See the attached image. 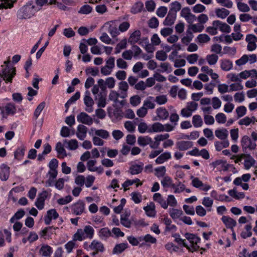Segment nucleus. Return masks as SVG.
I'll return each mask as SVG.
<instances>
[{"label":"nucleus","mask_w":257,"mask_h":257,"mask_svg":"<svg viewBox=\"0 0 257 257\" xmlns=\"http://www.w3.org/2000/svg\"><path fill=\"white\" fill-rule=\"evenodd\" d=\"M212 25L215 27H217L219 30L222 32L229 33L231 31L230 27L225 23H222L219 20L214 21L212 23Z\"/></svg>","instance_id":"obj_9"},{"label":"nucleus","mask_w":257,"mask_h":257,"mask_svg":"<svg viewBox=\"0 0 257 257\" xmlns=\"http://www.w3.org/2000/svg\"><path fill=\"white\" fill-rule=\"evenodd\" d=\"M55 150L58 155H62L63 157L67 156L66 151L61 142H58L56 144Z\"/></svg>","instance_id":"obj_42"},{"label":"nucleus","mask_w":257,"mask_h":257,"mask_svg":"<svg viewBox=\"0 0 257 257\" xmlns=\"http://www.w3.org/2000/svg\"><path fill=\"white\" fill-rule=\"evenodd\" d=\"M233 64L232 61L228 59H223L221 60L220 67L222 70L228 71L232 69Z\"/></svg>","instance_id":"obj_25"},{"label":"nucleus","mask_w":257,"mask_h":257,"mask_svg":"<svg viewBox=\"0 0 257 257\" xmlns=\"http://www.w3.org/2000/svg\"><path fill=\"white\" fill-rule=\"evenodd\" d=\"M157 116L162 119H166L169 116V112L165 108L159 107L157 109Z\"/></svg>","instance_id":"obj_28"},{"label":"nucleus","mask_w":257,"mask_h":257,"mask_svg":"<svg viewBox=\"0 0 257 257\" xmlns=\"http://www.w3.org/2000/svg\"><path fill=\"white\" fill-rule=\"evenodd\" d=\"M168 9L164 6H161L159 8L156 12L157 16L160 18H163L167 13Z\"/></svg>","instance_id":"obj_55"},{"label":"nucleus","mask_w":257,"mask_h":257,"mask_svg":"<svg viewBox=\"0 0 257 257\" xmlns=\"http://www.w3.org/2000/svg\"><path fill=\"white\" fill-rule=\"evenodd\" d=\"M47 197V192L46 191H43L39 194L35 202V205L39 210H42L44 208L45 200Z\"/></svg>","instance_id":"obj_7"},{"label":"nucleus","mask_w":257,"mask_h":257,"mask_svg":"<svg viewBox=\"0 0 257 257\" xmlns=\"http://www.w3.org/2000/svg\"><path fill=\"white\" fill-rule=\"evenodd\" d=\"M144 9V4L141 2H136L131 9V13L136 14L141 13Z\"/></svg>","instance_id":"obj_31"},{"label":"nucleus","mask_w":257,"mask_h":257,"mask_svg":"<svg viewBox=\"0 0 257 257\" xmlns=\"http://www.w3.org/2000/svg\"><path fill=\"white\" fill-rule=\"evenodd\" d=\"M153 200L159 203L161 206L164 209L168 208V203L162 196L161 194L159 193H156L153 195Z\"/></svg>","instance_id":"obj_13"},{"label":"nucleus","mask_w":257,"mask_h":257,"mask_svg":"<svg viewBox=\"0 0 257 257\" xmlns=\"http://www.w3.org/2000/svg\"><path fill=\"white\" fill-rule=\"evenodd\" d=\"M241 145L242 150L244 152H246L247 149L250 150H254L256 147V144L253 142L250 138L247 136H244L241 140Z\"/></svg>","instance_id":"obj_4"},{"label":"nucleus","mask_w":257,"mask_h":257,"mask_svg":"<svg viewBox=\"0 0 257 257\" xmlns=\"http://www.w3.org/2000/svg\"><path fill=\"white\" fill-rule=\"evenodd\" d=\"M171 158V153L169 152H165L160 155L155 160L157 164H163L166 160Z\"/></svg>","instance_id":"obj_27"},{"label":"nucleus","mask_w":257,"mask_h":257,"mask_svg":"<svg viewBox=\"0 0 257 257\" xmlns=\"http://www.w3.org/2000/svg\"><path fill=\"white\" fill-rule=\"evenodd\" d=\"M119 94L117 92L111 90L109 94V99L113 101L115 103L118 102V97H119Z\"/></svg>","instance_id":"obj_62"},{"label":"nucleus","mask_w":257,"mask_h":257,"mask_svg":"<svg viewBox=\"0 0 257 257\" xmlns=\"http://www.w3.org/2000/svg\"><path fill=\"white\" fill-rule=\"evenodd\" d=\"M187 36H184L182 38V42L185 45H187L192 40L194 36L192 32L188 29L187 30Z\"/></svg>","instance_id":"obj_43"},{"label":"nucleus","mask_w":257,"mask_h":257,"mask_svg":"<svg viewBox=\"0 0 257 257\" xmlns=\"http://www.w3.org/2000/svg\"><path fill=\"white\" fill-rule=\"evenodd\" d=\"M197 214L201 217L204 216L206 214V210L201 205H198L195 208Z\"/></svg>","instance_id":"obj_64"},{"label":"nucleus","mask_w":257,"mask_h":257,"mask_svg":"<svg viewBox=\"0 0 257 257\" xmlns=\"http://www.w3.org/2000/svg\"><path fill=\"white\" fill-rule=\"evenodd\" d=\"M177 148L180 151H185L193 146V143L188 141H182L176 143Z\"/></svg>","instance_id":"obj_16"},{"label":"nucleus","mask_w":257,"mask_h":257,"mask_svg":"<svg viewBox=\"0 0 257 257\" xmlns=\"http://www.w3.org/2000/svg\"><path fill=\"white\" fill-rule=\"evenodd\" d=\"M191 185L196 188H199L204 191H207L209 190L211 187L209 185L204 184L201 181H200L198 178H194L192 180Z\"/></svg>","instance_id":"obj_8"},{"label":"nucleus","mask_w":257,"mask_h":257,"mask_svg":"<svg viewBox=\"0 0 257 257\" xmlns=\"http://www.w3.org/2000/svg\"><path fill=\"white\" fill-rule=\"evenodd\" d=\"M144 209L146 212L147 215L149 217H155L156 211L155 209V205L154 203H151L150 205L144 207Z\"/></svg>","instance_id":"obj_29"},{"label":"nucleus","mask_w":257,"mask_h":257,"mask_svg":"<svg viewBox=\"0 0 257 257\" xmlns=\"http://www.w3.org/2000/svg\"><path fill=\"white\" fill-rule=\"evenodd\" d=\"M148 25L151 28H156L159 26V21L156 17H153L149 21Z\"/></svg>","instance_id":"obj_63"},{"label":"nucleus","mask_w":257,"mask_h":257,"mask_svg":"<svg viewBox=\"0 0 257 257\" xmlns=\"http://www.w3.org/2000/svg\"><path fill=\"white\" fill-rule=\"evenodd\" d=\"M84 232V234H85L86 238H88L89 239H92L94 235V230L93 228L90 225H86L84 227V229L83 230Z\"/></svg>","instance_id":"obj_33"},{"label":"nucleus","mask_w":257,"mask_h":257,"mask_svg":"<svg viewBox=\"0 0 257 257\" xmlns=\"http://www.w3.org/2000/svg\"><path fill=\"white\" fill-rule=\"evenodd\" d=\"M237 7L240 12L246 13L248 12L250 10V8L245 3L241 2H238L237 3Z\"/></svg>","instance_id":"obj_51"},{"label":"nucleus","mask_w":257,"mask_h":257,"mask_svg":"<svg viewBox=\"0 0 257 257\" xmlns=\"http://www.w3.org/2000/svg\"><path fill=\"white\" fill-rule=\"evenodd\" d=\"M206 59L210 65H213L217 63L218 59V56L214 54L207 55L206 56Z\"/></svg>","instance_id":"obj_40"},{"label":"nucleus","mask_w":257,"mask_h":257,"mask_svg":"<svg viewBox=\"0 0 257 257\" xmlns=\"http://www.w3.org/2000/svg\"><path fill=\"white\" fill-rule=\"evenodd\" d=\"M172 236L175 238L174 241L178 243L179 244H182L183 246L185 247L187 249H190V247L188 246L184 239L180 237V235L178 233H175L172 234Z\"/></svg>","instance_id":"obj_41"},{"label":"nucleus","mask_w":257,"mask_h":257,"mask_svg":"<svg viewBox=\"0 0 257 257\" xmlns=\"http://www.w3.org/2000/svg\"><path fill=\"white\" fill-rule=\"evenodd\" d=\"M181 9V4L177 1H175L170 4V8L169 12L177 15V12L179 11Z\"/></svg>","instance_id":"obj_36"},{"label":"nucleus","mask_w":257,"mask_h":257,"mask_svg":"<svg viewBox=\"0 0 257 257\" xmlns=\"http://www.w3.org/2000/svg\"><path fill=\"white\" fill-rule=\"evenodd\" d=\"M128 246V243L125 242H122L118 244H116L112 250V254H119L123 252L125 249Z\"/></svg>","instance_id":"obj_12"},{"label":"nucleus","mask_w":257,"mask_h":257,"mask_svg":"<svg viewBox=\"0 0 257 257\" xmlns=\"http://www.w3.org/2000/svg\"><path fill=\"white\" fill-rule=\"evenodd\" d=\"M45 105L46 103L45 101L42 102L38 105L34 113V118L35 120H36L38 118L41 112L45 107Z\"/></svg>","instance_id":"obj_39"},{"label":"nucleus","mask_w":257,"mask_h":257,"mask_svg":"<svg viewBox=\"0 0 257 257\" xmlns=\"http://www.w3.org/2000/svg\"><path fill=\"white\" fill-rule=\"evenodd\" d=\"M152 142V139L149 136L139 137L138 138V143L141 146H145L147 145H150Z\"/></svg>","instance_id":"obj_32"},{"label":"nucleus","mask_w":257,"mask_h":257,"mask_svg":"<svg viewBox=\"0 0 257 257\" xmlns=\"http://www.w3.org/2000/svg\"><path fill=\"white\" fill-rule=\"evenodd\" d=\"M141 33L139 30L135 31L130 36L128 40V42L131 45H134L138 42L141 38Z\"/></svg>","instance_id":"obj_15"},{"label":"nucleus","mask_w":257,"mask_h":257,"mask_svg":"<svg viewBox=\"0 0 257 257\" xmlns=\"http://www.w3.org/2000/svg\"><path fill=\"white\" fill-rule=\"evenodd\" d=\"M197 40L200 43H205L208 42L210 40V38L207 34H201L197 36Z\"/></svg>","instance_id":"obj_49"},{"label":"nucleus","mask_w":257,"mask_h":257,"mask_svg":"<svg viewBox=\"0 0 257 257\" xmlns=\"http://www.w3.org/2000/svg\"><path fill=\"white\" fill-rule=\"evenodd\" d=\"M26 151V147L24 145H22L18 148L14 152V158L18 161H21L23 159Z\"/></svg>","instance_id":"obj_17"},{"label":"nucleus","mask_w":257,"mask_h":257,"mask_svg":"<svg viewBox=\"0 0 257 257\" xmlns=\"http://www.w3.org/2000/svg\"><path fill=\"white\" fill-rule=\"evenodd\" d=\"M215 134L216 137L220 140H225L228 136V131L225 128L221 130H216L215 131Z\"/></svg>","instance_id":"obj_35"},{"label":"nucleus","mask_w":257,"mask_h":257,"mask_svg":"<svg viewBox=\"0 0 257 257\" xmlns=\"http://www.w3.org/2000/svg\"><path fill=\"white\" fill-rule=\"evenodd\" d=\"M85 72L87 75L91 74L93 76H97L99 74V70L98 68L88 67L86 69Z\"/></svg>","instance_id":"obj_60"},{"label":"nucleus","mask_w":257,"mask_h":257,"mask_svg":"<svg viewBox=\"0 0 257 257\" xmlns=\"http://www.w3.org/2000/svg\"><path fill=\"white\" fill-rule=\"evenodd\" d=\"M87 127L82 124L78 125L77 127V137L80 140H84L87 134Z\"/></svg>","instance_id":"obj_14"},{"label":"nucleus","mask_w":257,"mask_h":257,"mask_svg":"<svg viewBox=\"0 0 257 257\" xmlns=\"http://www.w3.org/2000/svg\"><path fill=\"white\" fill-rule=\"evenodd\" d=\"M39 252L43 256L47 257L51 255L53 252V249L50 246L47 244H43L42 245Z\"/></svg>","instance_id":"obj_20"},{"label":"nucleus","mask_w":257,"mask_h":257,"mask_svg":"<svg viewBox=\"0 0 257 257\" xmlns=\"http://www.w3.org/2000/svg\"><path fill=\"white\" fill-rule=\"evenodd\" d=\"M183 213L181 210L172 208L170 212V215L173 219L179 218Z\"/></svg>","instance_id":"obj_52"},{"label":"nucleus","mask_w":257,"mask_h":257,"mask_svg":"<svg viewBox=\"0 0 257 257\" xmlns=\"http://www.w3.org/2000/svg\"><path fill=\"white\" fill-rule=\"evenodd\" d=\"M92 10V7L88 5L83 6L78 11V13L82 14H88L91 12Z\"/></svg>","instance_id":"obj_53"},{"label":"nucleus","mask_w":257,"mask_h":257,"mask_svg":"<svg viewBox=\"0 0 257 257\" xmlns=\"http://www.w3.org/2000/svg\"><path fill=\"white\" fill-rule=\"evenodd\" d=\"M77 121L82 123L90 125L93 123L92 118L86 113L82 112L77 116Z\"/></svg>","instance_id":"obj_6"},{"label":"nucleus","mask_w":257,"mask_h":257,"mask_svg":"<svg viewBox=\"0 0 257 257\" xmlns=\"http://www.w3.org/2000/svg\"><path fill=\"white\" fill-rule=\"evenodd\" d=\"M176 14L169 12L167 17L163 22L164 25L171 26L174 24L176 19Z\"/></svg>","instance_id":"obj_19"},{"label":"nucleus","mask_w":257,"mask_h":257,"mask_svg":"<svg viewBox=\"0 0 257 257\" xmlns=\"http://www.w3.org/2000/svg\"><path fill=\"white\" fill-rule=\"evenodd\" d=\"M10 175V167L8 165L3 164L0 167V179L2 181H6Z\"/></svg>","instance_id":"obj_10"},{"label":"nucleus","mask_w":257,"mask_h":257,"mask_svg":"<svg viewBox=\"0 0 257 257\" xmlns=\"http://www.w3.org/2000/svg\"><path fill=\"white\" fill-rule=\"evenodd\" d=\"M144 164L141 163L140 164H136L132 165L130 168V173L132 175H136L141 173L143 169Z\"/></svg>","instance_id":"obj_24"},{"label":"nucleus","mask_w":257,"mask_h":257,"mask_svg":"<svg viewBox=\"0 0 257 257\" xmlns=\"http://www.w3.org/2000/svg\"><path fill=\"white\" fill-rule=\"evenodd\" d=\"M184 236L191 244H197L200 242V238L194 234L187 232L185 234Z\"/></svg>","instance_id":"obj_22"},{"label":"nucleus","mask_w":257,"mask_h":257,"mask_svg":"<svg viewBox=\"0 0 257 257\" xmlns=\"http://www.w3.org/2000/svg\"><path fill=\"white\" fill-rule=\"evenodd\" d=\"M59 217V214L55 209H51L47 211V215L44 217L45 223L49 225L52 219H56Z\"/></svg>","instance_id":"obj_5"},{"label":"nucleus","mask_w":257,"mask_h":257,"mask_svg":"<svg viewBox=\"0 0 257 257\" xmlns=\"http://www.w3.org/2000/svg\"><path fill=\"white\" fill-rule=\"evenodd\" d=\"M156 58L160 61H164L167 58V55L164 51H158L156 54Z\"/></svg>","instance_id":"obj_57"},{"label":"nucleus","mask_w":257,"mask_h":257,"mask_svg":"<svg viewBox=\"0 0 257 257\" xmlns=\"http://www.w3.org/2000/svg\"><path fill=\"white\" fill-rule=\"evenodd\" d=\"M192 123L194 127H199L202 125L203 121L200 115L196 114L192 117Z\"/></svg>","instance_id":"obj_38"},{"label":"nucleus","mask_w":257,"mask_h":257,"mask_svg":"<svg viewBox=\"0 0 257 257\" xmlns=\"http://www.w3.org/2000/svg\"><path fill=\"white\" fill-rule=\"evenodd\" d=\"M2 3L0 4V9H11L13 7L14 4L17 0H1Z\"/></svg>","instance_id":"obj_34"},{"label":"nucleus","mask_w":257,"mask_h":257,"mask_svg":"<svg viewBox=\"0 0 257 257\" xmlns=\"http://www.w3.org/2000/svg\"><path fill=\"white\" fill-rule=\"evenodd\" d=\"M111 236V232L107 227L102 228L99 231V236L102 240H106Z\"/></svg>","instance_id":"obj_26"},{"label":"nucleus","mask_w":257,"mask_h":257,"mask_svg":"<svg viewBox=\"0 0 257 257\" xmlns=\"http://www.w3.org/2000/svg\"><path fill=\"white\" fill-rule=\"evenodd\" d=\"M5 114L7 115H14L16 112V108L15 104L12 103H8L5 106Z\"/></svg>","instance_id":"obj_23"},{"label":"nucleus","mask_w":257,"mask_h":257,"mask_svg":"<svg viewBox=\"0 0 257 257\" xmlns=\"http://www.w3.org/2000/svg\"><path fill=\"white\" fill-rule=\"evenodd\" d=\"M215 14L217 17L224 19L229 15L230 12L224 8H218L215 10Z\"/></svg>","instance_id":"obj_30"},{"label":"nucleus","mask_w":257,"mask_h":257,"mask_svg":"<svg viewBox=\"0 0 257 257\" xmlns=\"http://www.w3.org/2000/svg\"><path fill=\"white\" fill-rule=\"evenodd\" d=\"M246 112V108L244 106H240L236 108V112L237 114V118L244 116Z\"/></svg>","instance_id":"obj_58"},{"label":"nucleus","mask_w":257,"mask_h":257,"mask_svg":"<svg viewBox=\"0 0 257 257\" xmlns=\"http://www.w3.org/2000/svg\"><path fill=\"white\" fill-rule=\"evenodd\" d=\"M16 74V69L15 67H9L8 65L3 68L2 73L0 74V84L2 82V79L5 81L6 83H12L13 78Z\"/></svg>","instance_id":"obj_2"},{"label":"nucleus","mask_w":257,"mask_h":257,"mask_svg":"<svg viewBox=\"0 0 257 257\" xmlns=\"http://www.w3.org/2000/svg\"><path fill=\"white\" fill-rule=\"evenodd\" d=\"M95 135L103 139H107L109 137L108 132L103 129L96 130Z\"/></svg>","instance_id":"obj_46"},{"label":"nucleus","mask_w":257,"mask_h":257,"mask_svg":"<svg viewBox=\"0 0 257 257\" xmlns=\"http://www.w3.org/2000/svg\"><path fill=\"white\" fill-rule=\"evenodd\" d=\"M25 214V212L23 209H19L15 213L13 216L10 219V222L11 223H14L16 220L20 219L24 216Z\"/></svg>","instance_id":"obj_37"},{"label":"nucleus","mask_w":257,"mask_h":257,"mask_svg":"<svg viewBox=\"0 0 257 257\" xmlns=\"http://www.w3.org/2000/svg\"><path fill=\"white\" fill-rule=\"evenodd\" d=\"M85 238L82 229H78L73 236L74 240L82 241Z\"/></svg>","instance_id":"obj_44"},{"label":"nucleus","mask_w":257,"mask_h":257,"mask_svg":"<svg viewBox=\"0 0 257 257\" xmlns=\"http://www.w3.org/2000/svg\"><path fill=\"white\" fill-rule=\"evenodd\" d=\"M64 143L68 144V149L70 150H75L78 147V142L75 139L71 140L68 142H67L66 140H65Z\"/></svg>","instance_id":"obj_45"},{"label":"nucleus","mask_w":257,"mask_h":257,"mask_svg":"<svg viewBox=\"0 0 257 257\" xmlns=\"http://www.w3.org/2000/svg\"><path fill=\"white\" fill-rule=\"evenodd\" d=\"M40 10L41 8L37 9L35 7L33 1H30L18 11L17 17L20 19H30Z\"/></svg>","instance_id":"obj_1"},{"label":"nucleus","mask_w":257,"mask_h":257,"mask_svg":"<svg viewBox=\"0 0 257 257\" xmlns=\"http://www.w3.org/2000/svg\"><path fill=\"white\" fill-rule=\"evenodd\" d=\"M221 219L227 228L233 231V227L236 225V221L234 219L227 216H223Z\"/></svg>","instance_id":"obj_11"},{"label":"nucleus","mask_w":257,"mask_h":257,"mask_svg":"<svg viewBox=\"0 0 257 257\" xmlns=\"http://www.w3.org/2000/svg\"><path fill=\"white\" fill-rule=\"evenodd\" d=\"M99 98L97 102V106L99 107H104L106 105V96L103 95L102 93L100 92L99 94Z\"/></svg>","instance_id":"obj_48"},{"label":"nucleus","mask_w":257,"mask_h":257,"mask_svg":"<svg viewBox=\"0 0 257 257\" xmlns=\"http://www.w3.org/2000/svg\"><path fill=\"white\" fill-rule=\"evenodd\" d=\"M126 47V39H123L121 40L115 47V54H118L120 52L121 49L125 48Z\"/></svg>","instance_id":"obj_50"},{"label":"nucleus","mask_w":257,"mask_h":257,"mask_svg":"<svg viewBox=\"0 0 257 257\" xmlns=\"http://www.w3.org/2000/svg\"><path fill=\"white\" fill-rule=\"evenodd\" d=\"M165 131V126L160 122L154 123L151 128H149L148 131L149 133L153 132H161Z\"/></svg>","instance_id":"obj_21"},{"label":"nucleus","mask_w":257,"mask_h":257,"mask_svg":"<svg viewBox=\"0 0 257 257\" xmlns=\"http://www.w3.org/2000/svg\"><path fill=\"white\" fill-rule=\"evenodd\" d=\"M155 175L158 177H163L166 173V168L165 166H161L155 168Z\"/></svg>","instance_id":"obj_54"},{"label":"nucleus","mask_w":257,"mask_h":257,"mask_svg":"<svg viewBox=\"0 0 257 257\" xmlns=\"http://www.w3.org/2000/svg\"><path fill=\"white\" fill-rule=\"evenodd\" d=\"M131 196L133 201L137 204L140 203L142 201V195L139 192H133Z\"/></svg>","instance_id":"obj_47"},{"label":"nucleus","mask_w":257,"mask_h":257,"mask_svg":"<svg viewBox=\"0 0 257 257\" xmlns=\"http://www.w3.org/2000/svg\"><path fill=\"white\" fill-rule=\"evenodd\" d=\"M72 212L76 215H80L85 211V203L82 200H79L71 207Z\"/></svg>","instance_id":"obj_3"},{"label":"nucleus","mask_w":257,"mask_h":257,"mask_svg":"<svg viewBox=\"0 0 257 257\" xmlns=\"http://www.w3.org/2000/svg\"><path fill=\"white\" fill-rule=\"evenodd\" d=\"M89 247L92 250H95L96 251L103 252L104 250L103 244L100 241L93 240L89 245Z\"/></svg>","instance_id":"obj_18"},{"label":"nucleus","mask_w":257,"mask_h":257,"mask_svg":"<svg viewBox=\"0 0 257 257\" xmlns=\"http://www.w3.org/2000/svg\"><path fill=\"white\" fill-rule=\"evenodd\" d=\"M145 6L148 11L153 12L155 9L156 4L153 0H150L146 2Z\"/></svg>","instance_id":"obj_59"},{"label":"nucleus","mask_w":257,"mask_h":257,"mask_svg":"<svg viewBox=\"0 0 257 257\" xmlns=\"http://www.w3.org/2000/svg\"><path fill=\"white\" fill-rule=\"evenodd\" d=\"M217 122L219 123H224L226 122V117L223 113H218L215 116Z\"/></svg>","instance_id":"obj_61"},{"label":"nucleus","mask_w":257,"mask_h":257,"mask_svg":"<svg viewBox=\"0 0 257 257\" xmlns=\"http://www.w3.org/2000/svg\"><path fill=\"white\" fill-rule=\"evenodd\" d=\"M72 200V196L68 195L64 198H61L58 199L57 203L60 205H65L70 202Z\"/></svg>","instance_id":"obj_56"}]
</instances>
